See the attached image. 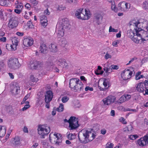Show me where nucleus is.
Instances as JSON below:
<instances>
[{
  "label": "nucleus",
  "mask_w": 148,
  "mask_h": 148,
  "mask_svg": "<svg viewBox=\"0 0 148 148\" xmlns=\"http://www.w3.org/2000/svg\"><path fill=\"white\" fill-rule=\"evenodd\" d=\"M96 135L90 131L87 130H82L79 132L78 136L81 143L84 144L87 143L92 140Z\"/></svg>",
  "instance_id": "nucleus-1"
},
{
  "label": "nucleus",
  "mask_w": 148,
  "mask_h": 148,
  "mask_svg": "<svg viewBox=\"0 0 148 148\" xmlns=\"http://www.w3.org/2000/svg\"><path fill=\"white\" fill-rule=\"evenodd\" d=\"M69 86L74 91L78 92L84 89V84L81 81L77 78H72L70 80Z\"/></svg>",
  "instance_id": "nucleus-2"
},
{
  "label": "nucleus",
  "mask_w": 148,
  "mask_h": 148,
  "mask_svg": "<svg viewBox=\"0 0 148 148\" xmlns=\"http://www.w3.org/2000/svg\"><path fill=\"white\" fill-rule=\"evenodd\" d=\"M75 16L78 18L83 20H86L89 19L90 16L89 12L86 9L82 8L78 9L76 12Z\"/></svg>",
  "instance_id": "nucleus-3"
},
{
  "label": "nucleus",
  "mask_w": 148,
  "mask_h": 148,
  "mask_svg": "<svg viewBox=\"0 0 148 148\" xmlns=\"http://www.w3.org/2000/svg\"><path fill=\"white\" fill-rule=\"evenodd\" d=\"M69 26V24L65 23V22L62 24L60 23L57 24L56 29L58 31V37L60 38L64 36L65 29H67Z\"/></svg>",
  "instance_id": "nucleus-4"
},
{
  "label": "nucleus",
  "mask_w": 148,
  "mask_h": 148,
  "mask_svg": "<svg viewBox=\"0 0 148 148\" xmlns=\"http://www.w3.org/2000/svg\"><path fill=\"white\" fill-rule=\"evenodd\" d=\"M8 65L9 68L13 69H17L21 66L18 59L16 58H10L8 61Z\"/></svg>",
  "instance_id": "nucleus-5"
},
{
  "label": "nucleus",
  "mask_w": 148,
  "mask_h": 148,
  "mask_svg": "<svg viewBox=\"0 0 148 148\" xmlns=\"http://www.w3.org/2000/svg\"><path fill=\"white\" fill-rule=\"evenodd\" d=\"M135 31L136 35L140 37L142 41L143 42L148 40L147 38L148 35L147 31L139 27L135 29Z\"/></svg>",
  "instance_id": "nucleus-6"
},
{
  "label": "nucleus",
  "mask_w": 148,
  "mask_h": 148,
  "mask_svg": "<svg viewBox=\"0 0 148 148\" xmlns=\"http://www.w3.org/2000/svg\"><path fill=\"white\" fill-rule=\"evenodd\" d=\"M48 129L44 128L42 127V125H39L38 129V134L41 135V138H44L45 136L47 135L50 132V128L48 127Z\"/></svg>",
  "instance_id": "nucleus-7"
},
{
  "label": "nucleus",
  "mask_w": 148,
  "mask_h": 148,
  "mask_svg": "<svg viewBox=\"0 0 148 148\" xmlns=\"http://www.w3.org/2000/svg\"><path fill=\"white\" fill-rule=\"evenodd\" d=\"M136 89L138 92L142 93L145 95L148 94V89L146 86H144L142 82L139 83L137 84Z\"/></svg>",
  "instance_id": "nucleus-8"
},
{
  "label": "nucleus",
  "mask_w": 148,
  "mask_h": 148,
  "mask_svg": "<svg viewBox=\"0 0 148 148\" xmlns=\"http://www.w3.org/2000/svg\"><path fill=\"white\" fill-rule=\"evenodd\" d=\"M53 135L56 137L52 140V143L57 145H60L62 143V137L61 135L58 133H54Z\"/></svg>",
  "instance_id": "nucleus-9"
},
{
  "label": "nucleus",
  "mask_w": 148,
  "mask_h": 148,
  "mask_svg": "<svg viewBox=\"0 0 148 148\" xmlns=\"http://www.w3.org/2000/svg\"><path fill=\"white\" fill-rule=\"evenodd\" d=\"M132 73V72L130 71V69H125L121 73V77L123 80L125 81L130 78Z\"/></svg>",
  "instance_id": "nucleus-10"
},
{
  "label": "nucleus",
  "mask_w": 148,
  "mask_h": 148,
  "mask_svg": "<svg viewBox=\"0 0 148 148\" xmlns=\"http://www.w3.org/2000/svg\"><path fill=\"white\" fill-rule=\"evenodd\" d=\"M42 66V63L39 61L34 60L30 64V68L32 69H40Z\"/></svg>",
  "instance_id": "nucleus-11"
},
{
  "label": "nucleus",
  "mask_w": 148,
  "mask_h": 148,
  "mask_svg": "<svg viewBox=\"0 0 148 148\" xmlns=\"http://www.w3.org/2000/svg\"><path fill=\"white\" fill-rule=\"evenodd\" d=\"M53 96V93L50 90H48L45 94V100L46 103H49L51 100Z\"/></svg>",
  "instance_id": "nucleus-12"
},
{
  "label": "nucleus",
  "mask_w": 148,
  "mask_h": 148,
  "mask_svg": "<svg viewBox=\"0 0 148 148\" xmlns=\"http://www.w3.org/2000/svg\"><path fill=\"white\" fill-rule=\"evenodd\" d=\"M116 100V98L114 96H109L103 100L104 104L108 105L111 103L114 102Z\"/></svg>",
  "instance_id": "nucleus-13"
},
{
  "label": "nucleus",
  "mask_w": 148,
  "mask_h": 148,
  "mask_svg": "<svg viewBox=\"0 0 148 148\" xmlns=\"http://www.w3.org/2000/svg\"><path fill=\"white\" fill-rule=\"evenodd\" d=\"M33 42L34 41L32 38L28 37L24 39L23 43L24 46L27 47L32 46L33 44Z\"/></svg>",
  "instance_id": "nucleus-14"
},
{
  "label": "nucleus",
  "mask_w": 148,
  "mask_h": 148,
  "mask_svg": "<svg viewBox=\"0 0 148 148\" xmlns=\"http://www.w3.org/2000/svg\"><path fill=\"white\" fill-rule=\"evenodd\" d=\"M18 25V22L15 18H11L9 21L8 25L9 27L13 29L15 28Z\"/></svg>",
  "instance_id": "nucleus-15"
},
{
  "label": "nucleus",
  "mask_w": 148,
  "mask_h": 148,
  "mask_svg": "<svg viewBox=\"0 0 148 148\" xmlns=\"http://www.w3.org/2000/svg\"><path fill=\"white\" fill-rule=\"evenodd\" d=\"M137 143L140 146L143 147L147 145L148 140H147V139L145 138L144 137L141 138L137 140Z\"/></svg>",
  "instance_id": "nucleus-16"
},
{
  "label": "nucleus",
  "mask_w": 148,
  "mask_h": 148,
  "mask_svg": "<svg viewBox=\"0 0 148 148\" xmlns=\"http://www.w3.org/2000/svg\"><path fill=\"white\" fill-rule=\"evenodd\" d=\"M58 64L60 66H61L62 68H67L68 67V65L66 62L65 59L63 58L59 59L57 62Z\"/></svg>",
  "instance_id": "nucleus-17"
},
{
  "label": "nucleus",
  "mask_w": 148,
  "mask_h": 148,
  "mask_svg": "<svg viewBox=\"0 0 148 148\" xmlns=\"http://www.w3.org/2000/svg\"><path fill=\"white\" fill-rule=\"evenodd\" d=\"M12 45H10V47L12 50H15L16 49V47L18 45V40L15 37L13 38L12 39Z\"/></svg>",
  "instance_id": "nucleus-18"
},
{
  "label": "nucleus",
  "mask_w": 148,
  "mask_h": 148,
  "mask_svg": "<svg viewBox=\"0 0 148 148\" xmlns=\"http://www.w3.org/2000/svg\"><path fill=\"white\" fill-rule=\"evenodd\" d=\"M131 39L134 42L137 44L141 43L143 42L141 41V39L140 37L137 36L136 33L135 36L132 38Z\"/></svg>",
  "instance_id": "nucleus-19"
},
{
  "label": "nucleus",
  "mask_w": 148,
  "mask_h": 148,
  "mask_svg": "<svg viewBox=\"0 0 148 148\" xmlns=\"http://www.w3.org/2000/svg\"><path fill=\"white\" fill-rule=\"evenodd\" d=\"M79 126L78 124V121H76L73 123H71L69 125V127H70V130H73L77 128Z\"/></svg>",
  "instance_id": "nucleus-20"
},
{
  "label": "nucleus",
  "mask_w": 148,
  "mask_h": 148,
  "mask_svg": "<svg viewBox=\"0 0 148 148\" xmlns=\"http://www.w3.org/2000/svg\"><path fill=\"white\" fill-rule=\"evenodd\" d=\"M140 23L138 20H133L130 22L129 23V25L130 26L132 25L135 26L136 27V28H134L135 29L136 28L138 27V25L140 24Z\"/></svg>",
  "instance_id": "nucleus-21"
},
{
  "label": "nucleus",
  "mask_w": 148,
  "mask_h": 148,
  "mask_svg": "<svg viewBox=\"0 0 148 148\" xmlns=\"http://www.w3.org/2000/svg\"><path fill=\"white\" fill-rule=\"evenodd\" d=\"M12 143L15 146L19 145L21 144L20 139L18 136H16L13 138Z\"/></svg>",
  "instance_id": "nucleus-22"
},
{
  "label": "nucleus",
  "mask_w": 148,
  "mask_h": 148,
  "mask_svg": "<svg viewBox=\"0 0 148 148\" xmlns=\"http://www.w3.org/2000/svg\"><path fill=\"white\" fill-rule=\"evenodd\" d=\"M40 49V51L41 53H46L47 50V47L45 44L44 43L41 44Z\"/></svg>",
  "instance_id": "nucleus-23"
},
{
  "label": "nucleus",
  "mask_w": 148,
  "mask_h": 148,
  "mask_svg": "<svg viewBox=\"0 0 148 148\" xmlns=\"http://www.w3.org/2000/svg\"><path fill=\"white\" fill-rule=\"evenodd\" d=\"M94 17L97 21V23L98 25L100 23L99 21L100 20L101 21L102 20L103 18L102 16L100 14H96L95 15Z\"/></svg>",
  "instance_id": "nucleus-24"
},
{
  "label": "nucleus",
  "mask_w": 148,
  "mask_h": 148,
  "mask_svg": "<svg viewBox=\"0 0 148 148\" xmlns=\"http://www.w3.org/2000/svg\"><path fill=\"white\" fill-rule=\"evenodd\" d=\"M3 128L2 127L0 126V137L3 136L5 134L6 132V127L3 126Z\"/></svg>",
  "instance_id": "nucleus-25"
},
{
  "label": "nucleus",
  "mask_w": 148,
  "mask_h": 148,
  "mask_svg": "<svg viewBox=\"0 0 148 148\" xmlns=\"http://www.w3.org/2000/svg\"><path fill=\"white\" fill-rule=\"evenodd\" d=\"M49 48L51 51L52 52H55L57 51V46L55 44H51L49 46Z\"/></svg>",
  "instance_id": "nucleus-26"
},
{
  "label": "nucleus",
  "mask_w": 148,
  "mask_h": 148,
  "mask_svg": "<svg viewBox=\"0 0 148 148\" xmlns=\"http://www.w3.org/2000/svg\"><path fill=\"white\" fill-rule=\"evenodd\" d=\"M125 7V2H122L118 5V9L122 11H124Z\"/></svg>",
  "instance_id": "nucleus-27"
},
{
  "label": "nucleus",
  "mask_w": 148,
  "mask_h": 148,
  "mask_svg": "<svg viewBox=\"0 0 148 148\" xmlns=\"http://www.w3.org/2000/svg\"><path fill=\"white\" fill-rule=\"evenodd\" d=\"M43 98V97L42 96H40L37 98V102L36 103V104L38 106H41L42 104L43 100L42 99Z\"/></svg>",
  "instance_id": "nucleus-28"
},
{
  "label": "nucleus",
  "mask_w": 148,
  "mask_h": 148,
  "mask_svg": "<svg viewBox=\"0 0 148 148\" xmlns=\"http://www.w3.org/2000/svg\"><path fill=\"white\" fill-rule=\"evenodd\" d=\"M20 88L18 86H14L12 90L13 92L15 93L16 94H17L18 93V91L20 90Z\"/></svg>",
  "instance_id": "nucleus-29"
},
{
  "label": "nucleus",
  "mask_w": 148,
  "mask_h": 148,
  "mask_svg": "<svg viewBox=\"0 0 148 148\" xmlns=\"http://www.w3.org/2000/svg\"><path fill=\"white\" fill-rule=\"evenodd\" d=\"M143 8L146 10L148 9V0H145L143 4Z\"/></svg>",
  "instance_id": "nucleus-30"
},
{
  "label": "nucleus",
  "mask_w": 148,
  "mask_h": 148,
  "mask_svg": "<svg viewBox=\"0 0 148 148\" xmlns=\"http://www.w3.org/2000/svg\"><path fill=\"white\" fill-rule=\"evenodd\" d=\"M67 42L66 39H62L61 41V43H60L61 46L64 47L67 44Z\"/></svg>",
  "instance_id": "nucleus-31"
},
{
  "label": "nucleus",
  "mask_w": 148,
  "mask_h": 148,
  "mask_svg": "<svg viewBox=\"0 0 148 148\" xmlns=\"http://www.w3.org/2000/svg\"><path fill=\"white\" fill-rule=\"evenodd\" d=\"M64 109L63 105L61 103L60 104L59 107L57 108V110L58 112H62L63 111Z\"/></svg>",
  "instance_id": "nucleus-32"
},
{
  "label": "nucleus",
  "mask_w": 148,
  "mask_h": 148,
  "mask_svg": "<svg viewBox=\"0 0 148 148\" xmlns=\"http://www.w3.org/2000/svg\"><path fill=\"white\" fill-rule=\"evenodd\" d=\"M126 97L125 95L122 96L119 99V101L120 103H122L126 101Z\"/></svg>",
  "instance_id": "nucleus-33"
},
{
  "label": "nucleus",
  "mask_w": 148,
  "mask_h": 148,
  "mask_svg": "<svg viewBox=\"0 0 148 148\" xmlns=\"http://www.w3.org/2000/svg\"><path fill=\"white\" fill-rule=\"evenodd\" d=\"M76 117L74 116H71L70 117V118L69 119V124L71 123H72V122H74L76 121H77L75 120Z\"/></svg>",
  "instance_id": "nucleus-34"
},
{
  "label": "nucleus",
  "mask_w": 148,
  "mask_h": 148,
  "mask_svg": "<svg viewBox=\"0 0 148 148\" xmlns=\"http://www.w3.org/2000/svg\"><path fill=\"white\" fill-rule=\"evenodd\" d=\"M135 34H136V33H134L132 31H130L129 32V37L131 39L132 38L135 36Z\"/></svg>",
  "instance_id": "nucleus-35"
},
{
  "label": "nucleus",
  "mask_w": 148,
  "mask_h": 148,
  "mask_svg": "<svg viewBox=\"0 0 148 148\" xmlns=\"http://www.w3.org/2000/svg\"><path fill=\"white\" fill-rule=\"evenodd\" d=\"M132 129V127L131 125H128L125 128V131L130 132L131 131Z\"/></svg>",
  "instance_id": "nucleus-36"
},
{
  "label": "nucleus",
  "mask_w": 148,
  "mask_h": 148,
  "mask_svg": "<svg viewBox=\"0 0 148 148\" xmlns=\"http://www.w3.org/2000/svg\"><path fill=\"white\" fill-rule=\"evenodd\" d=\"M30 79L32 82H36L38 80V78H35L34 75H32L30 76Z\"/></svg>",
  "instance_id": "nucleus-37"
},
{
  "label": "nucleus",
  "mask_w": 148,
  "mask_h": 148,
  "mask_svg": "<svg viewBox=\"0 0 148 148\" xmlns=\"http://www.w3.org/2000/svg\"><path fill=\"white\" fill-rule=\"evenodd\" d=\"M109 81V79H105L104 80L103 84L105 87H106L108 85V82Z\"/></svg>",
  "instance_id": "nucleus-38"
},
{
  "label": "nucleus",
  "mask_w": 148,
  "mask_h": 148,
  "mask_svg": "<svg viewBox=\"0 0 148 148\" xmlns=\"http://www.w3.org/2000/svg\"><path fill=\"white\" fill-rule=\"evenodd\" d=\"M109 32H118V30L112 28L111 26H110L109 27Z\"/></svg>",
  "instance_id": "nucleus-39"
},
{
  "label": "nucleus",
  "mask_w": 148,
  "mask_h": 148,
  "mask_svg": "<svg viewBox=\"0 0 148 148\" xmlns=\"http://www.w3.org/2000/svg\"><path fill=\"white\" fill-rule=\"evenodd\" d=\"M138 137V136L136 135H131L129 136V138L130 139L132 140H135Z\"/></svg>",
  "instance_id": "nucleus-40"
},
{
  "label": "nucleus",
  "mask_w": 148,
  "mask_h": 148,
  "mask_svg": "<svg viewBox=\"0 0 148 148\" xmlns=\"http://www.w3.org/2000/svg\"><path fill=\"white\" fill-rule=\"evenodd\" d=\"M69 99V98L66 96H64L62 97V101L63 103H65L67 102Z\"/></svg>",
  "instance_id": "nucleus-41"
},
{
  "label": "nucleus",
  "mask_w": 148,
  "mask_h": 148,
  "mask_svg": "<svg viewBox=\"0 0 148 148\" xmlns=\"http://www.w3.org/2000/svg\"><path fill=\"white\" fill-rule=\"evenodd\" d=\"M40 22L42 26L44 27L47 26V20H45V21H40Z\"/></svg>",
  "instance_id": "nucleus-42"
},
{
  "label": "nucleus",
  "mask_w": 148,
  "mask_h": 148,
  "mask_svg": "<svg viewBox=\"0 0 148 148\" xmlns=\"http://www.w3.org/2000/svg\"><path fill=\"white\" fill-rule=\"evenodd\" d=\"M119 121L120 122H121L123 124H125L127 123V122L125 121V119L123 117H121L119 119Z\"/></svg>",
  "instance_id": "nucleus-43"
},
{
  "label": "nucleus",
  "mask_w": 148,
  "mask_h": 148,
  "mask_svg": "<svg viewBox=\"0 0 148 148\" xmlns=\"http://www.w3.org/2000/svg\"><path fill=\"white\" fill-rule=\"evenodd\" d=\"M141 72V71H138L136 74L135 75V79L136 80H138L140 79V78L138 77L140 75Z\"/></svg>",
  "instance_id": "nucleus-44"
},
{
  "label": "nucleus",
  "mask_w": 148,
  "mask_h": 148,
  "mask_svg": "<svg viewBox=\"0 0 148 148\" xmlns=\"http://www.w3.org/2000/svg\"><path fill=\"white\" fill-rule=\"evenodd\" d=\"M111 8L112 10L114 11L115 12H117V9L116 7V5L115 4L114 5H112Z\"/></svg>",
  "instance_id": "nucleus-45"
},
{
  "label": "nucleus",
  "mask_w": 148,
  "mask_h": 148,
  "mask_svg": "<svg viewBox=\"0 0 148 148\" xmlns=\"http://www.w3.org/2000/svg\"><path fill=\"white\" fill-rule=\"evenodd\" d=\"M112 72V69H111V66L109 67H106V73H110Z\"/></svg>",
  "instance_id": "nucleus-46"
},
{
  "label": "nucleus",
  "mask_w": 148,
  "mask_h": 148,
  "mask_svg": "<svg viewBox=\"0 0 148 148\" xmlns=\"http://www.w3.org/2000/svg\"><path fill=\"white\" fill-rule=\"evenodd\" d=\"M27 25L29 28H34V25L31 21H29L27 23Z\"/></svg>",
  "instance_id": "nucleus-47"
},
{
  "label": "nucleus",
  "mask_w": 148,
  "mask_h": 148,
  "mask_svg": "<svg viewBox=\"0 0 148 148\" xmlns=\"http://www.w3.org/2000/svg\"><path fill=\"white\" fill-rule=\"evenodd\" d=\"M7 2L5 1L0 0V4L2 6L5 5L7 4Z\"/></svg>",
  "instance_id": "nucleus-48"
},
{
  "label": "nucleus",
  "mask_w": 148,
  "mask_h": 148,
  "mask_svg": "<svg viewBox=\"0 0 148 148\" xmlns=\"http://www.w3.org/2000/svg\"><path fill=\"white\" fill-rule=\"evenodd\" d=\"M40 21L47 20V17L45 15H42L40 17Z\"/></svg>",
  "instance_id": "nucleus-49"
},
{
  "label": "nucleus",
  "mask_w": 148,
  "mask_h": 148,
  "mask_svg": "<svg viewBox=\"0 0 148 148\" xmlns=\"http://www.w3.org/2000/svg\"><path fill=\"white\" fill-rule=\"evenodd\" d=\"M119 43V41L118 40L114 41L112 43V45L115 47H117L118 44Z\"/></svg>",
  "instance_id": "nucleus-50"
},
{
  "label": "nucleus",
  "mask_w": 148,
  "mask_h": 148,
  "mask_svg": "<svg viewBox=\"0 0 148 148\" xmlns=\"http://www.w3.org/2000/svg\"><path fill=\"white\" fill-rule=\"evenodd\" d=\"M68 138L70 140H72L74 138V137L73 134H69L68 135Z\"/></svg>",
  "instance_id": "nucleus-51"
},
{
  "label": "nucleus",
  "mask_w": 148,
  "mask_h": 148,
  "mask_svg": "<svg viewBox=\"0 0 148 148\" xmlns=\"http://www.w3.org/2000/svg\"><path fill=\"white\" fill-rule=\"evenodd\" d=\"M30 106L29 104H26L25 106L24 107L22 108V110L23 111L26 110L27 109L29 108Z\"/></svg>",
  "instance_id": "nucleus-52"
},
{
  "label": "nucleus",
  "mask_w": 148,
  "mask_h": 148,
  "mask_svg": "<svg viewBox=\"0 0 148 148\" xmlns=\"http://www.w3.org/2000/svg\"><path fill=\"white\" fill-rule=\"evenodd\" d=\"M85 90L86 91H87L89 90L90 91H92L93 90V89L92 87H90L88 86H86L85 88Z\"/></svg>",
  "instance_id": "nucleus-53"
},
{
  "label": "nucleus",
  "mask_w": 148,
  "mask_h": 148,
  "mask_svg": "<svg viewBox=\"0 0 148 148\" xmlns=\"http://www.w3.org/2000/svg\"><path fill=\"white\" fill-rule=\"evenodd\" d=\"M113 145L112 143L109 144L108 143L106 145V148H112Z\"/></svg>",
  "instance_id": "nucleus-54"
},
{
  "label": "nucleus",
  "mask_w": 148,
  "mask_h": 148,
  "mask_svg": "<svg viewBox=\"0 0 148 148\" xmlns=\"http://www.w3.org/2000/svg\"><path fill=\"white\" fill-rule=\"evenodd\" d=\"M111 56L109 54L108 52L106 53L105 56V58L106 60L108 59L109 58H111Z\"/></svg>",
  "instance_id": "nucleus-55"
},
{
  "label": "nucleus",
  "mask_w": 148,
  "mask_h": 148,
  "mask_svg": "<svg viewBox=\"0 0 148 148\" xmlns=\"http://www.w3.org/2000/svg\"><path fill=\"white\" fill-rule=\"evenodd\" d=\"M111 69H112L117 70L118 69V67L117 65H112L111 66Z\"/></svg>",
  "instance_id": "nucleus-56"
},
{
  "label": "nucleus",
  "mask_w": 148,
  "mask_h": 148,
  "mask_svg": "<svg viewBox=\"0 0 148 148\" xmlns=\"http://www.w3.org/2000/svg\"><path fill=\"white\" fill-rule=\"evenodd\" d=\"M44 14L45 15H49L50 14V12L49 10L47 9L44 11Z\"/></svg>",
  "instance_id": "nucleus-57"
},
{
  "label": "nucleus",
  "mask_w": 148,
  "mask_h": 148,
  "mask_svg": "<svg viewBox=\"0 0 148 148\" xmlns=\"http://www.w3.org/2000/svg\"><path fill=\"white\" fill-rule=\"evenodd\" d=\"M65 8L64 7L62 6V5H59L58 8V9L60 11L64 10Z\"/></svg>",
  "instance_id": "nucleus-58"
},
{
  "label": "nucleus",
  "mask_w": 148,
  "mask_h": 148,
  "mask_svg": "<svg viewBox=\"0 0 148 148\" xmlns=\"http://www.w3.org/2000/svg\"><path fill=\"white\" fill-rule=\"evenodd\" d=\"M30 93H28L25 96L23 99L26 101L30 97Z\"/></svg>",
  "instance_id": "nucleus-59"
},
{
  "label": "nucleus",
  "mask_w": 148,
  "mask_h": 148,
  "mask_svg": "<svg viewBox=\"0 0 148 148\" xmlns=\"http://www.w3.org/2000/svg\"><path fill=\"white\" fill-rule=\"evenodd\" d=\"M31 1L34 5H36L38 4V2L36 0H31Z\"/></svg>",
  "instance_id": "nucleus-60"
},
{
  "label": "nucleus",
  "mask_w": 148,
  "mask_h": 148,
  "mask_svg": "<svg viewBox=\"0 0 148 148\" xmlns=\"http://www.w3.org/2000/svg\"><path fill=\"white\" fill-rule=\"evenodd\" d=\"M130 8V4L128 3H126L125 2V9Z\"/></svg>",
  "instance_id": "nucleus-61"
},
{
  "label": "nucleus",
  "mask_w": 148,
  "mask_h": 148,
  "mask_svg": "<svg viewBox=\"0 0 148 148\" xmlns=\"http://www.w3.org/2000/svg\"><path fill=\"white\" fill-rule=\"evenodd\" d=\"M14 11V12L17 14H19L21 12V10L20 9H15Z\"/></svg>",
  "instance_id": "nucleus-62"
},
{
  "label": "nucleus",
  "mask_w": 148,
  "mask_h": 148,
  "mask_svg": "<svg viewBox=\"0 0 148 148\" xmlns=\"http://www.w3.org/2000/svg\"><path fill=\"white\" fill-rule=\"evenodd\" d=\"M6 40V37H2L0 38V41L1 42H5Z\"/></svg>",
  "instance_id": "nucleus-63"
},
{
  "label": "nucleus",
  "mask_w": 148,
  "mask_h": 148,
  "mask_svg": "<svg viewBox=\"0 0 148 148\" xmlns=\"http://www.w3.org/2000/svg\"><path fill=\"white\" fill-rule=\"evenodd\" d=\"M101 134L104 135L106 134V130L105 129H103L101 130Z\"/></svg>",
  "instance_id": "nucleus-64"
}]
</instances>
